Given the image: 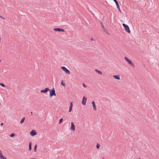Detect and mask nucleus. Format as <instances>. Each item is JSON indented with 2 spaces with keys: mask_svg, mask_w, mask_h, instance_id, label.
<instances>
[{
  "mask_svg": "<svg viewBox=\"0 0 159 159\" xmlns=\"http://www.w3.org/2000/svg\"><path fill=\"white\" fill-rule=\"evenodd\" d=\"M124 59L125 60L127 61L128 63L131 66H132L133 67H134V65L133 63L132 62V61L129 60V59H128L127 57H124Z\"/></svg>",
  "mask_w": 159,
  "mask_h": 159,
  "instance_id": "obj_1",
  "label": "nucleus"
},
{
  "mask_svg": "<svg viewBox=\"0 0 159 159\" xmlns=\"http://www.w3.org/2000/svg\"><path fill=\"white\" fill-rule=\"evenodd\" d=\"M49 95L50 97H52L53 96H56V94L55 93V91L54 88H53L51 90L49 91Z\"/></svg>",
  "mask_w": 159,
  "mask_h": 159,
  "instance_id": "obj_2",
  "label": "nucleus"
},
{
  "mask_svg": "<svg viewBox=\"0 0 159 159\" xmlns=\"http://www.w3.org/2000/svg\"><path fill=\"white\" fill-rule=\"evenodd\" d=\"M122 25L125 31L128 33L129 34H130L131 32L129 29V26L127 25L124 23H123Z\"/></svg>",
  "mask_w": 159,
  "mask_h": 159,
  "instance_id": "obj_3",
  "label": "nucleus"
},
{
  "mask_svg": "<svg viewBox=\"0 0 159 159\" xmlns=\"http://www.w3.org/2000/svg\"><path fill=\"white\" fill-rule=\"evenodd\" d=\"M61 69L64 71L66 74H70V71L68 70L66 67L65 66H62L61 67Z\"/></svg>",
  "mask_w": 159,
  "mask_h": 159,
  "instance_id": "obj_4",
  "label": "nucleus"
},
{
  "mask_svg": "<svg viewBox=\"0 0 159 159\" xmlns=\"http://www.w3.org/2000/svg\"><path fill=\"white\" fill-rule=\"evenodd\" d=\"M53 30L56 31H59V32H65V31L64 29H62L59 28H55L53 29Z\"/></svg>",
  "mask_w": 159,
  "mask_h": 159,
  "instance_id": "obj_5",
  "label": "nucleus"
},
{
  "mask_svg": "<svg viewBox=\"0 0 159 159\" xmlns=\"http://www.w3.org/2000/svg\"><path fill=\"white\" fill-rule=\"evenodd\" d=\"M86 100L87 98L85 97H83L82 102V103L83 105H86Z\"/></svg>",
  "mask_w": 159,
  "mask_h": 159,
  "instance_id": "obj_6",
  "label": "nucleus"
},
{
  "mask_svg": "<svg viewBox=\"0 0 159 159\" xmlns=\"http://www.w3.org/2000/svg\"><path fill=\"white\" fill-rule=\"evenodd\" d=\"M70 129L74 131L75 129V125L73 122H71V126L70 128Z\"/></svg>",
  "mask_w": 159,
  "mask_h": 159,
  "instance_id": "obj_7",
  "label": "nucleus"
},
{
  "mask_svg": "<svg viewBox=\"0 0 159 159\" xmlns=\"http://www.w3.org/2000/svg\"><path fill=\"white\" fill-rule=\"evenodd\" d=\"M50 89L48 88H47L41 90V92L42 93H46Z\"/></svg>",
  "mask_w": 159,
  "mask_h": 159,
  "instance_id": "obj_8",
  "label": "nucleus"
},
{
  "mask_svg": "<svg viewBox=\"0 0 159 159\" xmlns=\"http://www.w3.org/2000/svg\"><path fill=\"white\" fill-rule=\"evenodd\" d=\"M113 0L114 1V2H116V5L117 8L118 9V10L119 11L121 12V10L120 9V6H119V4L118 3V2H117V1L116 0Z\"/></svg>",
  "mask_w": 159,
  "mask_h": 159,
  "instance_id": "obj_9",
  "label": "nucleus"
},
{
  "mask_svg": "<svg viewBox=\"0 0 159 159\" xmlns=\"http://www.w3.org/2000/svg\"><path fill=\"white\" fill-rule=\"evenodd\" d=\"M30 134L32 136H34L37 134V132L34 130H33L30 132Z\"/></svg>",
  "mask_w": 159,
  "mask_h": 159,
  "instance_id": "obj_10",
  "label": "nucleus"
},
{
  "mask_svg": "<svg viewBox=\"0 0 159 159\" xmlns=\"http://www.w3.org/2000/svg\"><path fill=\"white\" fill-rule=\"evenodd\" d=\"M101 25L103 29V30L106 33H108V32L107 31V30L105 28L104 26H103V24L102 22H101Z\"/></svg>",
  "mask_w": 159,
  "mask_h": 159,
  "instance_id": "obj_11",
  "label": "nucleus"
},
{
  "mask_svg": "<svg viewBox=\"0 0 159 159\" xmlns=\"http://www.w3.org/2000/svg\"><path fill=\"white\" fill-rule=\"evenodd\" d=\"M92 104L93 107V109L94 110L96 111L97 110L96 106L95 105V102L94 101L92 102Z\"/></svg>",
  "mask_w": 159,
  "mask_h": 159,
  "instance_id": "obj_12",
  "label": "nucleus"
},
{
  "mask_svg": "<svg viewBox=\"0 0 159 159\" xmlns=\"http://www.w3.org/2000/svg\"><path fill=\"white\" fill-rule=\"evenodd\" d=\"M113 77L115 78V79L119 80L120 79V78L119 76L118 75H113Z\"/></svg>",
  "mask_w": 159,
  "mask_h": 159,
  "instance_id": "obj_13",
  "label": "nucleus"
},
{
  "mask_svg": "<svg viewBox=\"0 0 159 159\" xmlns=\"http://www.w3.org/2000/svg\"><path fill=\"white\" fill-rule=\"evenodd\" d=\"M95 71L97 73H98L99 75H101L102 74V73L100 71H99L97 69L95 70Z\"/></svg>",
  "mask_w": 159,
  "mask_h": 159,
  "instance_id": "obj_14",
  "label": "nucleus"
},
{
  "mask_svg": "<svg viewBox=\"0 0 159 159\" xmlns=\"http://www.w3.org/2000/svg\"><path fill=\"white\" fill-rule=\"evenodd\" d=\"M32 143L31 142H30L29 144V150L30 151L32 149Z\"/></svg>",
  "mask_w": 159,
  "mask_h": 159,
  "instance_id": "obj_15",
  "label": "nucleus"
},
{
  "mask_svg": "<svg viewBox=\"0 0 159 159\" xmlns=\"http://www.w3.org/2000/svg\"><path fill=\"white\" fill-rule=\"evenodd\" d=\"M25 117H24L22 119L20 122V123L21 124H22L24 122L25 120Z\"/></svg>",
  "mask_w": 159,
  "mask_h": 159,
  "instance_id": "obj_16",
  "label": "nucleus"
},
{
  "mask_svg": "<svg viewBox=\"0 0 159 159\" xmlns=\"http://www.w3.org/2000/svg\"><path fill=\"white\" fill-rule=\"evenodd\" d=\"M4 156L2 154L1 151L0 150V158H2Z\"/></svg>",
  "mask_w": 159,
  "mask_h": 159,
  "instance_id": "obj_17",
  "label": "nucleus"
},
{
  "mask_svg": "<svg viewBox=\"0 0 159 159\" xmlns=\"http://www.w3.org/2000/svg\"><path fill=\"white\" fill-rule=\"evenodd\" d=\"M37 145H35L34 147V151L35 152H36V151H37Z\"/></svg>",
  "mask_w": 159,
  "mask_h": 159,
  "instance_id": "obj_18",
  "label": "nucleus"
},
{
  "mask_svg": "<svg viewBox=\"0 0 159 159\" xmlns=\"http://www.w3.org/2000/svg\"><path fill=\"white\" fill-rule=\"evenodd\" d=\"M61 85H62L63 86H65V84L64 83L63 81V80H62L61 81Z\"/></svg>",
  "mask_w": 159,
  "mask_h": 159,
  "instance_id": "obj_19",
  "label": "nucleus"
},
{
  "mask_svg": "<svg viewBox=\"0 0 159 159\" xmlns=\"http://www.w3.org/2000/svg\"><path fill=\"white\" fill-rule=\"evenodd\" d=\"M0 85H1V86H2V87H5V85H4V84H3V83H0Z\"/></svg>",
  "mask_w": 159,
  "mask_h": 159,
  "instance_id": "obj_20",
  "label": "nucleus"
},
{
  "mask_svg": "<svg viewBox=\"0 0 159 159\" xmlns=\"http://www.w3.org/2000/svg\"><path fill=\"white\" fill-rule=\"evenodd\" d=\"M63 120V118H61V119H60L59 120V124L61 123L62 122Z\"/></svg>",
  "mask_w": 159,
  "mask_h": 159,
  "instance_id": "obj_21",
  "label": "nucleus"
},
{
  "mask_svg": "<svg viewBox=\"0 0 159 159\" xmlns=\"http://www.w3.org/2000/svg\"><path fill=\"white\" fill-rule=\"evenodd\" d=\"M15 135V134L14 133H12L10 135V136L11 137H13Z\"/></svg>",
  "mask_w": 159,
  "mask_h": 159,
  "instance_id": "obj_22",
  "label": "nucleus"
},
{
  "mask_svg": "<svg viewBox=\"0 0 159 159\" xmlns=\"http://www.w3.org/2000/svg\"><path fill=\"white\" fill-rule=\"evenodd\" d=\"M100 145L98 144V143H97V145H96V148H97V149H98L100 147Z\"/></svg>",
  "mask_w": 159,
  "mask_h": 159,
  "instance_id": "obj_23",
  "label": "nucleus"
},
{
  "mask_svg": "<svg viewBox=\"0 0 159 159\" xmlns=\"http://www.w3.org/2000/svg\"><path fill=\"white\" fill-rule=\"evenodd\" d=\"M72 110V107H70L69 110V112H71V111Z\"/></svg>",
  "mask_w": 159,
  "mask_h": 159,
  "instance_id": "obj_24",
  "label": "nucleus"
},
{
  "mask_svg": "<svg viewBox=\"0 0 159 159\" xmlns=\"http://www.w3.org/2000/svg\"><path fill=\"white\" fill-rule=\"evenodd\" d=\"M73 106V102H70V107H72Z\"/></svg>",
  "mask_w": 159,
  "mask_h": 159,
  "instance_id": "obj_25",
  "label": "nucleus"
},
{
  "mask_svg": "<svg viewBox=\"0 0 159 159\" xmlns=\"http://www.w3.org/2000/svg\"><path fill=\"white\" fill-rule=\"evenodd\" d=\"M1 159H7L6 158V157L5 156H4Z\"/></svg>",
  "mask_w": 159,
  "mask_h": 159,
  "instance_id": "obj_26",
  "label": "nucleus"
},
{
  "mask_svg": "<svg viewBox=\"0 0 159 159\" xmlns=\"http://www.w3.org/2000/svg\"><path fill=\"white\" fill-rule=\"evenodd\" d=\"M83 87L84 88H86L87 87L86 86L84 83H83Z\"/></svg>",
  "mask_w": 159,
  "mask_h": 159,
  "instance_id": "obj_27",
  "label": "nucleus"
},
{
  "mask_svg": "<svg viewBox=\"0 0 159 159\" xmlns=\"http://www.w3.org/2000/svg\"><path fill=\"white\" fill-rule=\"evenodd\" d=\"M0 18H2V19H3V20L5 19V18L4 17H3L2 16H1L0 15Z\"/></svg>",
  "mask_w": 159,
  "mask_h": 159,
  "instance_id": "obj_28",
  "label": "nucleus"
},
{
  "mask_svg": "<svg viewBox=\"0 0 159 159\" xmlns=\"http://www.w3.org/2000/svg\"><path fill=\"white\" fill-rule=\"evenodd\" d=\"M91 40L92 41H94L95 40V39L94 38H92L91 39Z\"/></svg>",
  "mask_w": 159,
  "mask_h": 159,
  "instance_id": "obj_29",
  "label": "nucleus"
},
{
  "mask_svg": "<svg viewBox=\"0 0 159 159\" xmlns=\"http://www.w3.org/2000/svg\"><path fill=\"white\" fill-rule=\"evenodd\" d=\"M3 125V123H1L0 124V125L2 126Z\"/></svg>",
  "mask_w": 159,
  "mask_h": 159,
  "instance_id": "obj_30",
  "label": "nucleus"
},
{
  "mask_svg": "<svg viewBox=\"0 0 159 159\" xmlns=\"http://www.w3.org/2000/svg\"><path fill=\"white\" fill-rule=\"evenodd\" d=\"M30 159H36L34 158H30Z\"/></svg>",
  "mask_w": 159,
  "mask_h": 159,
  "instance_id": "obj_31",
  "label": "nucleus"
},
{
  "mask_svg": "<svg viewBox=\"0 0 159 159\" xmlns=\"http://www.w3.org/2000/svg\"><path fill=\"white\" fill-rule=\"evenodd\" d=\"M31 115H32V113H33L32 112H31Z\"/></svg>",
  "mask_w": 159,
  "mask_h": 159,
  "instance_id": "obj_32",
  "label": "nucleus"
},
{
  "mask_svg": "<svg viewBox=\"0 0 159 159\" xmlns=\"http://www.w3.org/2000/svg\"><path fill=\"white\" fill-rule=\"evenodd\" d=\"M1 60L0 59V62H1Z\"/></svg>",
  "mask_w": 159,
  "mask_h": 159,
  "instance_id": "obj_33",
  "label": "nucleus"
},
{
  "mask_svg": "<svg viewBox=\"0 0 159 159\" xmlns=\"http://www.w3.org/2000/svg\"><path fill=\"white\" fill-rule=\"evenodd\" d=\"M102 159H104V158H103Z\"/></svg>",
  "mask_w": 159,
  "mask_h": 159,
  "instance_id": "obj_34",
  "label": "nucleus"
}]
</instances>
